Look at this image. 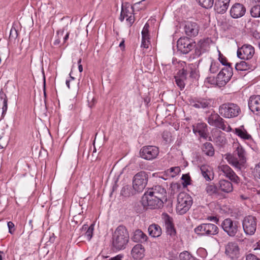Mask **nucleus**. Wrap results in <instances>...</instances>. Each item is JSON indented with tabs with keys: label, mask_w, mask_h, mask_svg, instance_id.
Masks as SVG:
<instances>
[{
	"label": "nucleus",
	"mask_w": 260,
	"mask_h": 260,
	"mask_svg": "<svg viewBox=\"0 0 260 260\" xmlns=\"http://www.w3.org/2000/svg\"><path fill=\"white\" fill-rule=\"evenodd\" d=\"M223 231L230 237H234L237 233L240 227L239 222L233 220L231 218L225 219L221 223Z\"/></svg>",
	"instance_id": "8"
},
{
	"label": "nucleus",
	"mask_w": 260,
	"mask_h": 260,
	"mask_svg": "<svg viewBox=\"0 0 260 260\" xmlns=\"http://www.w3.org/2000/svg\"><path fill=\"white\" fill-rule=\"evenodd\" d=\"M233 147V154H228L226 158L230 164L237 170L241 171L246 161V151L239 143H234Z\"/></svg>",
	"instance_id": "1"
},
{
	"label": "nucleus",
	"mask_w": 260,
	"mask_h": 260,
	"mask_svg": "<svg viewBox=\"0 0 260 260\" xmlns=\"http://www.w3.org/2000/svg\"><path fill=\"white\" fill-rule=\"evenodd\" d=\"M257 246L255 248V249H260V240L257 242Z\"/></svg>",
	"instance_id": "64"
},
{
	"label": "nucleus",
	"mask_w": 260,
	"mask_h": 260,
	"mask_svg": "<svg viewBox=\"0 0 260 260\" xmlns=\"http://www.w3.org/2000/svg\"><path fill=\"white\" fill-rule=\"evenodd\" d=\"M145 249L141 244L136 245L132 249L131 254L135 260H141L144 255Z\"/></svg>",
	"instance_id": "24"
},
{
	"label": "nucleus",
	"mask_w": 260,
	"mask_h": 260,
	"mask_svg": "<svg viewBox=\"0 0 260 260\" xmlns=\"http://www.w3.org/2000/svg\"><path fill=\"white\" fill-rule=\"evenodd\" d=\"M224 121L223 118L219 116L218 118H217L215 122V124L213 125V126L225 131L226 130V125L224 124Z\"/></svg>",
	"instance_id": "38"
},
{
	"label": "nucleus",
	"mask_w": 260,
	"mask_h": 260,
	"mask_svg": "<svg viewBox=\"0 0 260 260\" xmlns=\"http://www.w3.org/2000/svg\"><path fill=\"white\" fill-rule=\"evenodd\" d=\"M162 218L165 223L167 234L172 237H175L176 235V231L173 223V218L167 213L162 214Z\"/></svg>",
	"instance_id": "15"
},
{
	"label": "nucleus",
	"mask_w": 260,
	"mask_h": 260,
	"mask_svg": "<svg viewBox=\"0 0 260 260\" xmlns=\"http://www.w3.org/2000/svg\"><path fill=\"white\" fill-rule=\"evenodd\" d=\"M144 1V0H143L135 3L131 7V9L132 10V11H139V10L144 9L145 8V5L143 4Z\"/></svg>",
	"instance_id": "39"
},
{
	"label": "nucleus",
	"mask_w": 260,
	"mask_h": 260,
	"mask_svg": "<svg viewBox=\"0 0 260 260\" xmlns=\"http://www.w3.org/2000/svg\"><path fill=\"white\" fill-rule=\"evenodd\" d=\"M218 70V64L214 62H212L210 64L209 71L211 73H215Z\"/></svg>",
	"instance_id": "50"
},
{
	"label": "nucleus",
	"mask_w": 260,
	"mask_h": 260,
	"mask_svg": "<svg viewBox=\"0 0 260 260\" xmlns=\"http://www.w3.org/2000/svg\"><path fill=\"white\" fill-rule=\"evenodd\" d=\"M205 190L209 196L218 194L217 187L214 184H207Z\"/></svg>",
	"instance_id": "33"
},
{
	"label": "nucleus",
	"mask_w": 260,
	"mask_h": 260,
	"mask_svg": "<svg viewBox=\"0 0 260 260\" xmlns=\"http://www.w3.org/2000/svg\"><path fill=\"white\" fill-rule=\"evenodd\" d=\"M199 4L206 9L210 8L212 7L214 0H197Z\"/></svg>",
	"instance_id": "37"
},
{
	"label": "nucleus",
	"mask_w": 260,
	"mask_h": 260,
	"mask_svg": "<svg viewBox=\"0 0 260 260\" xmlns=\"http://www.w3.org/2000/svg\"><path fill=\"white\" fill-rule=\"evenodd\" d=\"M194 232L201 236H212L218 234V228L212 223H202L196 227Z\"/></svg>",
	"instance_id": "6"
},
{
	"label": "nucleus",
	"mask_w": 260,
	"mask_h": 260,
	"mask_svg": "<svg viewBox=\"0 0 260 260\" xmlns=\"http://www.w3.org/2000/svg\"><path fill=\"white\" fill-rule=\"evenodd\" d=\"M219 60L222 63L223 66H225V67L230 66L231 67V64L230 63H229L227 62L226 58L223 56L220 52H219Z\"/></svg>",
	"instance_id": "48"
},
{
	"label": "nucleus",
	"mask_w": 260,
	"mask_h": 260,
	"mask_svg": "<svg viewBox=\"0 0 260 260\" xmlns=\"http://www.w3.org/2000/svg\"><path fill=\"white\" fill-rule=\"evenodd\" d=\"M242 225L246 235H252L256 229V219L251 215L246 216L243 220Z\"/></svg>",
	"instance_id": "10"
},
{
	"label": "nucleus",
	"mask_w": 260,
	"mask_h": 260,
	"mask_svg": "<svg viewBox=\"0 0 260 260\" xmlns=\"http://www.w3.org/2000/svg\"><path fill=\"white\" fill-rule=\"evenodd\" d=\"M132 239L135 242H145L148 239L147 236L140 230H136L132 237Z\"/></svg>",
	"instance_id": "27"
},
{
	"label": "nucleus",
	"mask_w": 260,
	"mask_h": 260,
	"mask_svg": "<svg viewBox=\"0 0 260 260\" xmlns=\"http://www.w3.org/2000/svg\"><path fill=\"white\" fill-rule=\"evenodd\" d=\"M200 170L203 177L206 181H209L213 179V173L211 168L207 165H202Z\"/></svg>",
	"instance_id": "26"
},
{
	"label": "nucleus",
	"mask_w": 260,
	"mask_h": 260,
	"mask_svg": "<svg viewBox=\"0 0 260 260\" xmlns=\"http://www.w3.org/2000/svg\"><path fill=\"white\" fill-rule=\"evenodd\" d=\"M18 36L17 31L15 27H12L10 32L9 37L13 39H16Z\"/></svg>",
	"instance_id": "52"
},
{
	"label": "nucleus",
	"mask_w": 260,
	"mask_h": 260,
	"mask_svg": "<svg viewBox=\"0 0 260 260\" xmlns=\"http://www.w3.org/2000/svg\"><path fill=\"white\" fill-rule=\"evenodd\" d=\"M254 172L256 173V175L260 179V162L255 165Z\"/></svg>",
	"instance_id": "57"
},
{
	"label": "nucleus",
	"mask_w": 260,
	"mask_h": 260,
	"mask_svg": "<svg viewBox=\"0 0 260 260\" xmlns=\"http://www.w3.org/2000/svg\"><path fill=\"white\" fill-rule=\"evenodd\" d=\"M184 29L188 37H195L199 34L200 27L196 22L188 21L186 22Z\"/></svg>",
	"instance_id": "16"
},
{
	"label": "nucleus",
	"mask_w": 260,
	"mask_h": 260,
	"mask_svg": "<svg viewBox=\"0 0 260 260\" xmlns=\"http://www.w3.org/2000/svg\"><path fill=\"white\" fill-rule=\"evenodd\" d=\"M63 34V30H60L57 31V35H58V39L55 40L54 44V45H58L60 43V37H62Z\"/></svg>",
	"instance_id": "55"
},
{
	"label": "nucleus",
	"mask_w": 260,
	"mask_h": 260,
	"mask_svg": "<svg viewBox=\"0 0 260 260\" xmlns=\"http://www.w3.org/2000/svg\"><path fill=\"white\" fill-rule=\"evenodd\" d=\"M142 200L144 206H147L148 208L151 209L159 208L162 206L164 204V201L161 199L152 197V196L146 193L144 194Z\"/></svg>",
	"instance_id": "12"
},
{
	"label": "nucleus",
	"mask_w": 260,
	"mask_h": 260,
	"mask_svg": "<svg viewBox=\"0 0 260 260\" xmlns=\"http://www.w3.org/2000/svg\"><path fill=\"white\" fill-rule=\"evenodd\" d=\"M113 248L117 251L124 249L129 241V234L123 225L118 226L112 235Z\"/></svg>",
	"instance_id": "2"
},
{
	"label": "nucleus",
	"mask_w": 260,
	"mask_h": 260,
	"mask_svg": "<svg viewBox=\"0 0 260 260\" xmlns=\"http://www.w3.org/2000/svg\"><path fill=\"white\" fill-rule=\"evenodd\" d=\"M248 106L254 114L260 116V95L251 96L248 101Z\"/></svg>",
	"instance_id": "18"
},
{
	"label": "nucleus",
	"mask_w": 260,
	"mask_h": 260,
	"mask_svg": "<svg viewBox=\"0 0 260 260\" xmlns=\"http://www.w3.org/2000/svg\"><path fill=\"white\" fill-rule=\"evenodd\" d=\"M184 79L183 78L175 77V81L177 86L181 89L184 88L185 83L184 82Z\"/></svg>",
	"instance_id": "47"
},
{
	"label": "nucleus",
	"mask_w": 260,
	"mask_h": 260,
	"mask_svg": "<svg viewBox=\"0 0 260 260\" xmlns=\"http://www.w3.org/2000/svg\"><path fill=\"white\" fill-rule=\"evenodd\" d=\"M229 4H225L216 1L214 5V9L219 14H223L225 12L229 7Z\"/></svg>",
	"instance_id": "31"
},
{
	"label": "nucleus",
	"mask_w": 260,
	"mask_h": 260,
	"mask_svg": "<svg viewBox=\"0 0 260 260\" xmlns=\"http://www.w3.org/2000/svg\"><path fill=\"white\" fill-rule=\"evenodd\" d=\"M159 152V149L156 146H145L140 149V155L143 159L151 160L156 158Z\"/></svg>",
	"instance_id": "9"
},
{
	"label": "nucleus",
	"mask_w": 260,
	"mask_h": 260,
	"mask_svg": "<svg viewBox=\"0 0 260 260\" xmlns=\"http://www.w3.org/2000/svg\"><path fill=\"white\" fill-rule=\"evenodd\" d=\"M69 36V33L67 32L66 36L63 37V43H65L66 41L68 39Z\"/></svg>",
	"instance_id": "60"
},
{
	"label": "nucleus",
	"mask_w": 260,
	"mask_h": 260,
	"mask_svg": "<svg viewBox=\"0 0 260 260\" xmlns=\"http://www.w3.org/2000/svg\"><path fill=\"white\" fill-rule=\"evenodd\" d=\"M212 102L210 99L199 98L190 101V104L195 108L207 109L211 107Z\"/></svg>",
	"instance_id": "19"
},
{
	"label": "nucleus",
	"mask_w": 260,
	"mask_h": 260,
	"mask_svg": "<svg viewBox=\"0 0 260 260\" xmlns=\"http://www.w3.org/2000/svg\"><path fill=\"white\" fill-rule=\"evenodd\" d=\"M246 260H260V258L254 254L250 253L246 255Z\"/></svg>",
	"instance_id": "54"
},
{
	"label": "nucleus",
	"mask_w": 260,
	"mask_h": 260,
	"mask_svg": "<svg viewBox=\"0 0 260 260\" xmlns=\"http://www.w3.org/2000/svg\"><path fill=\"white\" fill-rule=\"evenodd\" d=\"M131 7H127L124 8L122 6L121 14L120 16V20L122 21L125 18L126 20L128 22L129 25L131 26L135 21V17L133 15V12Z\"/></svg>",
	"instance_id": "20"
},
{
	"label": "nucleus",
	"mask_w": 260,
	"mask_h": 260,
	"mask_svg": "<svg viewBox=\"0 0 260 260\" xmlns=\"http://www.w3.org/2000/svg\"><path fill=\"white\" fill-rule=\"evenodd\" d=\"M176 210L180 214H184L189 210L192 204L191 197L185 192L180 193L177 197Z\"/></svg>",
	"instance_id": "4"
},
{
	"label": "nucleus",
	"mask_w": 260,
	"mask_h": 260,
	"mask_svg": "<svg viewBox=\"0 0 260 260\" xmlns=\"http://www.w3.org/2000/svg\"><path fill=\"white\" fill-rule=\"evenodd\" d=\"M8 143V140L5 136L0 135V148L3 149L5 148Z\"/></svg>",
	"instance_id": "45"
},
{
	"label": "nucleus",
	"mask_w": 260,
	"mask_h": 260,
	"mask_svg": "<svg viewBox=\"0 0 260 260\" xmlns=\"http://www.w3.org/2000/svg\"><path fill=\"white\" fill-rule=\"evenodd\" d=\"M219 188L223 192L229 193L233 191L232 183L226 180H221L219 182Z\"/></svg>",
	"instance_id": "29"
},
{
	"label": "nucleus",
	"mask_w": 260,
	"mask_h": 260,
	"mask_svg": "<svg viewBox=\"0 0 260 260\" xmlns=\"http://www.w3.org/2000/svg\"><path fill=\"white\" fill-rule=\"evenodd\" d=\"M148 179V174L144 171L137 173L133 178V187L137 192H142L145 188Z\"/></svg>",
	"instance_id": "5"
},
{
	"label": "nucleus",
	"mask_w": 260,
	"mask_h": 260,
	"mask_svg": "<svg viewBox=\"0 0 260 260\" xmlns=\"http://www.w3.org/2000/svg\"><path fill=\"white\" fill-rule=\"evenodd\" d=\"M148 232L149 235L153 238L159 237L162 233L160 226L155 223H153L149 226Z\"/></svg>",
	"instance_id": "28"
},
{
	"label": "nucleus",
	"mask_w": 260,
	"mask_h": 260,
	"mask_svg": "<svg viewBox=\"0 0 260 260\" xmlns=\"http://www.w3.org/2000/svg\"><path fill=\"white\" fill-rule=\"evenodd\" d=\"M0 99L1 100H3L2 116H4L8 109V99L6 95L3 92L0 93Z\"/></svg>",
	"instance_id": "35"
},
{
	"label": "nucleus",
	"mask_w": 260,
	"mask_h": 260,
	"mask_svg": "<svg viewBox=\"0 0 260 260\" xmlns=\"http://www.w3.org/2000/svg\"><path fill=\"white\" fill-rule=\"evenodd\" d=\"M187 74V71L186 70L183 69L182 70H180L178 73V75L179 76V78L185 79Z\"/></svg>",
	"instance_id": "53"
},
{
	"label": "nucleus",
	"mask_w": 260,
	"mask_h": 260,
	"mask_svg": "<svg viewBox=\"0 0 260 260\" xmlns=\"http://www.w3.org/2000/svg\"><path fill=\"white\" fill-rule=\"evenodd\" d=\"M193 131L194 133H198L201 137L205 139L208 137L207 125L205 123L198 124L196 127H193Z\"/></svg>",
	"instance_id": "25"
},
{
	"label": "nucleus",
	"mask_w": 260,
	"mask_h": 260,
	"mask_svg": "<svg viewBox=\"0 0 260 260\" xmlns=\"http://www.w3.org/2000/svg\"><path fill=\"white\" fill-rule=\"evenodd\" d=\"M191 256L189 252L184 251L180 253L179 258L180 260H189Z\"/></svg>",
	"instance_id": "44"
},
{
	"label": "nucleus",
	"mask_w": 260,
	"mask_h": 260,
	"mask_svg": "<svg viewBox=\"0 0 260 260\" xmlns=\"http://www.w3.org/2000/svg\"><path fill=\"white\" fill-rule=\"evenodd\" d=\"M225 253L232 259L237 257L239 248L237 243L229 242L225 246Z\"/></svg>",
	"instance_id": "23"
},
{
	"label": "nucleus",
	"mask_w": 260,
	"mask_h": 260,
	"mask_svg": "<svg viewBox=\"0 0 260 260\" xmlns=\"http://www.w3.org/2000/svg\"><path fill=\"white\" fill-rule=\"evenodd\" d=\"M251 16L254 18L260 17V5L253 6L250 11Z\"/></svg>",
	"instance_id": "36"
},
{
	"label": "nucleus",
	"mask_w": 260,
	"mask_h": 260,
	"mask_svg": "<svg viewBox=\"0 0 260 260\" xmlns=\"http://www.w3.org/2000/svg\"><path fill=\"white\" fill-rule=\"evenodd\" d=\"M254 53V49L250 45H244L238 49V57L244 60H250Z\"/></svg>",
	"instance_id": "13"
},
{
	"label": "nucleus",
	"mask_w": 260,
	"mask_h": 260,
	"mask_svg": "<svg viewBox=\"0 0 260 260\" xmlns=\"http://www.w3.org/2000/svg\"><path fill=\"white\" fill-rule=\"evenodd\" d=\"M235 134L241 139L244 140H251L252 139L251 136L248 134L246 130L244 128L243 126L240 128H235Z\"/></svg>",
	"instance_id": "30"
},
{
	"label": "nucleus",
	"mask_w": 260,
	"mask_h": 260,
	"mask_svg": "<svg viewBox=\"0 0 260 260\" xmlns=\"http://www.w3.org/2000/svg\"><path fill=\"white\" fill-rule=\"evenodd\" d=\"M131 187L128 185L123 186L121 190V194L124 197H129L131 194Z\"/></svg>",
	"instance_id": "43"
},
{
	"label": "nucleus",
	"mask_w": 260,
	"mask_h": 260,
	"mask_svg": "<svg viewBox=\"0 0 260 260\" xmlns=\"http://www.w3.org/2000/svg\"><path fill=\"white\" fill-rule=\"evenodd\" d=\"M204 43V42L202 41V40H200V41H199V42L198 43V46H200L201 47H202V45Z\"/></svg>",
	"instance_id": "63"
},
{
	"label": "nucleus",
	"mask_w": 260,
	"mask_h": 260,
	"mask_svg": "<svg viewBox=\"0 0 260 260\" xmlns=\"http://www.w3.org/2000/svg\"><path fill=\"white\" fill-rule=\"evenodd\" d=\"M149 25L148 23H146L142 31V38L149 37Z\"/></svg>",
	"instance_id": "46"
},
{
	"label": "nucleus",
	"mask_w": 260,
	"mask_h": 260,
	"mask_svg": "<svg viewBox=\"0 0 260 260\" xmlns=\"http://www.w3.org/2000/svg\"><path fill=\"white\" fill-rule=\"evenodd\" d=\"M209 219H210L211 220H214L216 221V223L218 221V219L216 216H210L209 217Z\"/></svg>",
	"instance_id": "59"
},
{
	"label": "nucleus",
	"mask_w": 260,
	"mask_h": 260,
	"mask_svg": "<svg viewBox=\"0 0 260 260\" xmlns=\"http://www.w3.org/2000/svg\"><path fill=\"white\" fill-rule=\"evenodd\" d=\"M181 171L179 167H172L167 170V173L171 177H174Z\"/></svg>",
	"instance_id": "40"
},
{
	"label": "nucleus",
	"mask_w": 260,
	"mask_h": 260,
	"mask_svg": "<svg viewBox=\"0 0 260 260\" xmlns=\"http://www.w3.org/2000/svg\"><path fill=\"white\" fill-rule=\"evenodd\" d=\"M233 68L229 66L224 67L217 75L216 83L220 86L225 85L233 76Z\"/></svg>",
	"instance_id": "11"
},
{
	"label": "nucleus",
	"mask_w": 260,
	"mask_h": 260,
	"mask_svg": "<svg viewBox=\"0 0 260 260\" xmlns=\"http://www.w3.org/2000/svg\"><path fill=\"white\" fill-rule=\"evenodd\" d=\"M145 193L163 201L167 200L166 190L160 185H156L149 188Z\"/></svg>",
	"instance_id": "14"
},
{
	"label": "nucleus",
	"mask_w": 260,
	"mask_h": 260,
	"mask_svg": "<svg viewBox=\"0 0 260 260\" xmlns=\"http://www.w3.org/2000/svg\"><path fill=\"white\" fill-rule=\"evenodd\" d=\"M122 256L119 254L116 255V256L111 258L110 259H109V260H122Z\"/></svg>",
	"instance_id": "58"
},
{
	"label": "nucleus",
	"mask_w": 260,
	"mask_h": 260,
	"mask_svg": "<svg viewBox=\"0 0 260 260\" xmlns=\"http://www.w3.org/2000/svg\"><path fill=\"white\" fill-rule=\"evenodd\" d=\"M8 227L9 228V232L10 234H13L15 229L14 228V224L12 221H9L7 223Z\"/></svg>",
	"instance_id": "56"
},
{
	"label": "nucleus",
	"mask_w": 260,
	"mask_h": 260,
	"mask_svg": "<svg viewBox=\"0 0 260 260\" xmlns=\"http://www.w3.org/2000/svg\"><path fill=\"white\" fill-rule=\"evenodd\" d=\"M221 171L231 181L238 184L240 182L239 177L236 174L234 171L228 165H222L220 167Z\"/></svg>",
	"instance_id": "21"
},
{
	"label": "nucleus",
	"mask_w": 260,
	"mask_h": 260,
	"mask_svg": "<svg viewBox=\"0 0 260 260\" xmlns=\"http://www.w3.org/2000/svg\"><path fill=\"white\" fill-rule=\"evenodd\" d=\"M78 69L80 73L83 71V67H82V64H79L78 66Z\"/></svg>",
	"instance_id": "62"
},
{
	"label": "nucleus",
	"mask_w": 260,
	"mask_h": 260,
	"mask_svg": "<svg viewBox=\"0 0 260 260\" xmlns=\"http://www.w3.org/2000/svg\"><path fill=\"white\" fill-rule=\"evenodd\" d=\"M257 67V63L255 59L246 60L241 61L237 63L235 66V69L239 71L253 70Z\"/></svg>",
	"instance_id": "17"
},
{
	"label": "nucleus",
	"mask_w": 260,
	"mask_h": 260,
	"mask_svg": "<svg viewBox=\"0 0 260 260\" xmlns=\"http://www.w3.org/2000/svg\"><path fill=\"white\" fill-rule=\"evenodd\" d=\"M196 46V42L188 37H181L177 42L178 50L185 54L193 49Z\"/></svg>",
	"instance_id": "7"
},
{
	"label": "nucleus",
	"mask_w": 260,
	"mask_h": 260,
	"mask_svg": "<svg viewBox=\"0 0 260 260\" xmlns=\"http://www.w3.org/2000/svg\"><path fill=\"white\" fill-rule=\"evenodd\" d=\"M149 40V37L142 38L141 47H143L146 49L148 48L150 44Z\"/></svg>",
	"instance_id": "49"
},
{
	"label": "nucleus",
	"mask_w": 260,
	"mask_h": 260,
	"mask_svg": "<svg viewBox=\"0 0 260 260\" xmlns=\"http://www.w3.org/2000/svg\"><path fill=\"white\" fill-rule=\"evenodd\" d=\"M181 179L184 181V185L187 186L190 184V177L188 175L183 174Z\"/></svg>",
	"instance_id": "51"
},
{
	"label": "nucleus",
	"mask_w": 260,
	"mask_h": 260,
	"mask_svg": "<svg viewBox=\"0 0 260 260\" xmlns=\"http://www.w3.org/2000/svg\"><path fill=\"white\" fill-rule=\"evenodd\" d=\"M119 47H120V48H122V47L123 48H124V40H123L120 42V43L119 44Z\"/></svg>",
	"instance_id": "61"
},
{
	"label": "nucleus",
	"mask_w": 260,
	"mask_h": 260,
	"mask_svg": "<svg viewBox=\"0 0 260 260\" xmlns=\"http://www.w3.org/2000/svg\"><path fill=\"white\" fill-rule=\"evenodd\" d=\"M246 12L245 7L241 4L236 3L231 9L230 14L234 18H238L242 17Z\"/></svg>",
	"instance_id": "22"
},
{
	"label": "nucleus",
	"mask_w": 260,
	"mask_h": 260,
	"mask_svg": "<svg viewBox=\"0 0 260 260\" xmlns=\"http://www.w3.org/2000/svg\"><path fill=\"white\" fill-rule=\"evenodd\" d=\"M214 142L216 145L222 146L225 144L226 140L223 136L220 135L214 138Z\"/></svg>",
	"instance_id": "41"
},
{
	"label": "nucleus",
	"mask_w": 260,
	"mask_h": 260,
	"mask_svg": "<svg viewBox=\"0 0 260 260\" xmlns=\"http://www.w3.org/2000/svg\"><path fill=\"white\" fill-rule=\"evenodd\" d=\"M203 152L207 156H212L214 154V148L209 142L204 143L202 147Z\"/></svg>",
	"instance_id": "32"
},
{
	"label": "nucleus",
	"mask_w": 260,
	"mask_h": 260,
	"mask_svg": "<svg viewBox=\"0 0 260 260\" xmlns=\"http://www.w3.org/2000/svg\"><path fill=\"white\" fill-rule=\"evenodd\" d=\"M219 113L225 118H232L237 117L240 114L241 109L236 104L226 103L219 106Z\"/></svg>",
	"instance_id": "3"
},
{
	"label": "nucleus",
	"mask_w": 260,
	"mask_h": 260,
	"mask_svg": "<svg viewBox=\"0 0 260 260\" xmlns=\"http://www.w3.org/2000/svg\"><path fill=\"white\" fill-rule=\"evenodd\" d=\"M82 230L86 231L85 234V237L86 239L89 241L92 237V234L93 231V225L91 224L90 226H88L87 224H84L82 226Z\"/></svg>",
	"instance_id": "34"
},
{
	"label": "nucleus",
	"mask_w": 260,
	"mask_h": 260,
	"mask_svg": "<svg viewBox=\"0 0 260 260\" xmlns=\"http://www.w3.org/2000/svg\"><path fill=\"white\" fill-rule=\"evenodd\" d=\"M219 115L217 113H211V114L208 118V122L210 125L213 126V125L215 124V122L216 121L217 118H218Z\"/></svg>",
	"instance_id": "42"
}]
</instances>
